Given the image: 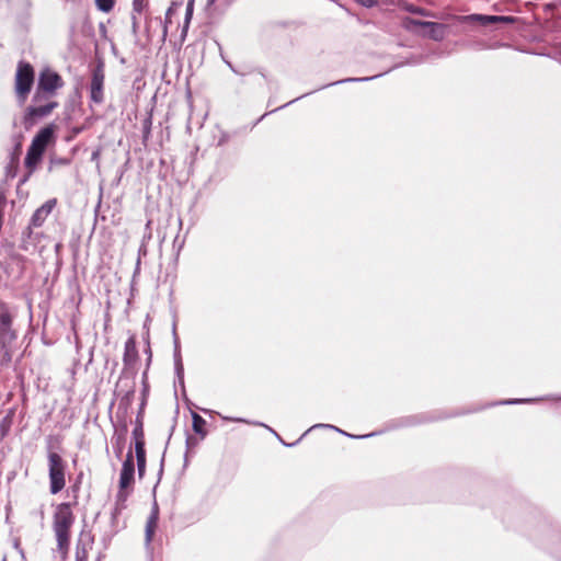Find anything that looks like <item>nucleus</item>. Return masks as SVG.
I'll use <instances>...</instances> for the list:
<instances>
[{
    "instance_id": "1",
    "label": "nucleus",
    "mask_w": 561,
    "mask_h": 561,
    "mask_svg": "<svg viewBox=\"0 0 561 561\" xmlns=\"http://www.w3.org/2000/svg\"><path fill=\"white\" fill-rule=\"evenodd\" d=\"M73 505L70 502L59 503L53 514V530L62 560H66L69 554L71 528L76 520L72 511Z\"/></svg>"
},
{
    "instance_id": "2",
    "label": "nucleus",
    "mask_w": 561,
    "mask_h": 561,
    "mask_svg": "<svg viewBox=\"0 0 561 561\" xmlns=\"http://www.w3.org/2000/svg\"><path fill=\"white\" fill-rule=\"evenodd\" d=\"M55 96V93L41 91L36 88L33 95L34 105L27 106L23 116L25 129H31L37 119L49 116L59 106Z\"/></svg>"
},
{
    "instance_id": "3",
    "label": "nucleus",
    "mask_w": 561,
    "mask_h": 561,
    "mask_svg": "<svg viewBox=\"0 0 561 561\" xmlns=\"http://www.w3.org/2000/svg\"><path fill=\"white\" fill-rule=\"evenodd\" d=\"M13 317L7 304L0 301V363L7 365L12 360V343L16 333L12 329Z\"/></svg>"
},
{
    "instance_id": "4",
    "label": "nucleus",
    "mask_w": 561,
    "mask_h": 561,
    "mask_svg": "<svg viewBox=\"0 0 561 561\" xmlns=\"http://www.w3.org/2000/svg\"><path fill=\"white\" fill-rule=\"evenodd\" d=\"M48 478L49 491L51 494L59 493L66 485L67 463L64 458L56 451H48Z\"/></svg>"
},
{
    "instance_id": "5",
    "label": "nucleus",
    "mask_w": 561,
    "mask_h": 561,
    "mask_svg": "<svg viewBox=\"0 0 561 561\" xmlns=\"http://www.w3.org/2000/svg\"><path fill=\"white\" fill-rule=\"evenodd\" d=\"M35 72L30 62L20 61L18 64L14 90L18 99L24 103L34 84Z\"/></svg>"
},
{
    "instance_id": "6",
    "label": "nucleus",
    "mask_w": 561,
    "mask_h": 561,
    "mask_svg": "<svg viewBox=\"0 0 561 561\" xmlns=\"http://www.w3.org/2000/svg\"><path fill=\"white\" fill-rule=\"evenodd\" d=\"M65 82L56 71L45 68L39 72L36 88L41 91L57 94V91L64 87Z\"/></svg>"
},
{
    "instance_id": "7",
    "label": "nucleus",
    "mask_w": 561,
    "mask_h": 561,
    "mask_svg": "<svg viewBox=\"0 0 561 561\" xmlns=\"http://www.w3.org/2000/svg\"><path fill=\"white\" fill-rule=\"evenodd\" d=\"M104 80H105V73H104V67L102 64L98 65L93 72H92V79H91V85H90V98L91 100L100 104L104 101Z\"/></svg>"
},
{
    "instance_id": "8",
    "label": "nucleus",
    "mask_w": 561,
    "mask_h": 561,
    "mask_svg": "<svg viewBox=\"0 0 561 561\" xmlns=\"http://www.w3.org/2000/svg\"><path fill=\"white\" fill-rule=\"evenodd\" d=\"M55 129L53 124L42 128L33 138L30 147L45 153L48 145L55 141Z\"/></svg>"
},
{
    "instance_id": "9",
    "label": "nucleus",
    "mask_w": 561,
    "mask_h": 561,
    "mask_svg": "<svg viewBox=\"0 0 561 561\" xmlns=\"http://www.w3.org/2000/svg\"><path fill=\"white\" fill-rule=\"evenodd\" d=\"M465 22H478L482 26H488L496 23L512 24L515 22L514 16L503 15H483V14H471L461 18Z\"/></svg>"
},
{
    "instance_id": "10",
    "label": "nucleus",
    "mask_w": 561,
    "mask_h": 561,
    "mask_svg": "<svg viewBox=\"0 0 561 561\" xmlns=\"http://www.w3.org/2000/svg\"><path fill=\"white\" fill-rule=\"evenodd\" d=\"M135 463L131 451H128L119 474V489H128L134 483Z\"/></svg>"
},
{
    "instance_id": "11",
    "label": "nucleus",
    "mask_w": 561,
    "mask_h": 561,
    "mask_svg": "<svg viewBox=\"0 0 561 561\" xmlns=\"http://www.w3.org/2000/svg\"><path fill=\"white\" fill-rule=\"evenodd\" d=\"M56 206V199H49L45 204H43L39 208L35 210L31 218V225L35 228L41 227L48 215L51 213L54 207Z\"/></svg>"
},
{
    "instance_id": "12",
    "label": "nucleus",
    "mask_w": 561,
    "mask_h": 561,
    "mask_svg": "<svg viewBox=\"0 0 561 561\" xmlns=\"http://www.w3.org/2000/svg\"><path fill=\"white\" fill-rule=\"evenodd\" d=\"M158 520H159V508L156 504L147 519V523H146V541H147V543H150L153 539V536L158 528Z\"/></svg>"
},
{
    "instance_id": "13",
    "label": "nucleus",
    "mask_w": 561,
    "mask_h": 561,
    "mask_svg": "<svg viewBox=\"0 0 561 561\" xmlns=\"http://www.w3.org/2000/svg\"><path fill=\"white\" fill-rule=\"evenodd\" d=\"M137 359H138V351H137V346H136V341L131 336L125 343L123 360H124L125 365L130 366V365L135 364Z\"/></svg>"
},
{
    "instance_id": "14",
    "label": "nucleus",
    "mask_w": 561,
    "mask_h": 561,
    "mask_svg": "<svg viewBox=\"0 0 561 561\" xmlns=\"http://www.w3.org/2000/svg\"><path fill=\"white\" fill-rule=\"evenodd\" d=\"M44 152L35 150L31 147L27 149V153L24 160L25 168L28 170V174H32L42 161Z\"/></svg>"
},
{
    "instance_id": "15",
    "label": "nucleus",
    "mask_w": 561,
    "mask_h": 561,
    "mask_svg": "<svg viewBox=\"0 0 561 561\" xmlns=\"http://www.w3.org/2000/svg\"><path fill=\"white\" fill-rule=\"evenodd\" d=\"M192 428L201 440L208 434L206 420L196 412H192Z\"/></svg>"
},
{
    "instance_id": "16",
    "label": "nucleus",
    "mask_w": 561,
    "mask_h": 561,
    "mask_svg": "<svg viewBox=\"0 0 561 561\" xmlns=\"http://www.w3.org/2000/svg\"><path fill=\"white\" fill-rule=\"evenodd\" d=\"M422 27L428 28V37L434 41H442L445 35V25L436 22L425 21L421 23Z\"/></svg>"
},
{
    "instance_id": "17",
    "label": "nucleus",
    "mask_w": 561,
    "mask_h": 561,
    "mask_svg": "<svg viewBox=\"0 0 561 561\" xmlns=\"http://www.w3.org/2000/svg\"><path fill=\"white\" fill-rule=\"evenodd\" d=\"M93 540L83 541L82 539H79L76 545V561H88L89 560V553L92 549Z\"/></svg>"
},
{
    "instance_id": "18",
    "label": "nucleus",
    "mask_w": 561,
    "mask_h": 561,
    "mask_svg": "<svg viewBox=\"0 0 561 561\" xmlns=\"http://www.w3.org/2000/svg\"><path fill=\"white\" fill-rule=\"evenodd\" d=\"M146 444L137 443L135 445V456L137 460V468H138V476L139 478H142L146 472Z\"/></svg>"
},
{
    "instance_id": "19",
    "label": "nucleus",
    "mask_w": 561,
    "mask_h": 561,
    "mask_svg": "<svg viewBox=\"0 0 561 561\" xmlns=\"http://www.w3.org/2000/svg\"><path fill=\"white\" fill-rule=\"evenodd\" d=\"M398 7L401 10H404V11H408V12H411V13H414V14L424 15V16H432L433 15L426 9H423V8H420V7H415L414 4L408 2L407 0H399L398 1Z\"/></svg>"
},
{
    "instance_id": "20",
    "label": "nucleus",
    "mask_w": 561,
    "mask_h": 561,
    "mask_svg": "<svg viewBox=\"0 0 561 561\" xmlns=\"http://www.w3.org/2000/svg\"><path fill=\"white\" fill-rule=\"evenodd\" d=\"M133 438L135 440V445L137 443H140L141 445L146 444L144 425H142V422L139 419H137V424H136V426L133 430Z\"/></svg>"
},
{
    "instance_id": "21",
    "label": "nucleus",
    "mask_w": 561,
    "mask_h": 561,
    "mask_svg": "<svg viewBox=\"0 0 561 561\" xmlns=\"http://www.w3.org/2000/svg\"><path fill=\"white\" fill-rule=\"evenodd\" d=\"M193 11H194V0H188L187 5H186V12H185V21H184V25H183V34H185L187 31V27L190 25L192 16H193Z\"/></svg>"
},
{
    "instance_id": "22",
    "label": "nucleus",
    "mask_w": 561,
    "mask_h": 561,
    "mask_svg": "<svg viewBox=\"0 0 561 561\" xmlns=\"http://www.w3.org/2000/svg\"><path fill=\"white\" fill-rule=\"evenodd\" d=\"M98 9L102 12L108 13L115 5V0H95Z\"/></svg>"
},
{
    "instance_id": "23",
    "label": "nucleus",
    "mask_w": 561,
    "mask_h": 561,
    "mask_svg": "<svg viewBox=\"0 0 561 561\" xmlns=\"http://www.w3.org/2000/svg\"><path fill=\"white\" fill-rule=\"evenodd\" d=\"M129 493L127 492V489H119L117 493V507L116 513H118L121 510L125 507V502L127 501Z\"/></svg>"
},
{
    "instance_id": "24",
    "label": "nucleus",
    "mask_w": 561,
    "mask_h": 561,
    "mask_svg": "<svg viewBox=\"0 0 561 561\" xmlns=\"http://www.w3.org/2000/svg\"><path fill=\"white\" fill-rule=\"evenodd\" d=\"M425 21L414 20L411 18H405L403 20V26L408 30H410L412 26H421V23H424Z\"/></svg>"
},
{
    "instance_id": "25",
    "label": "nucleus",
    "mask_w": 561,
    "mask_h": 561,
    "mask_svg": "<svg viewBox=\"0 0 561 561\" xmlns=\"http://www.w3.org/2000/svg\"><path fill=\"white\" fill-rule=\"evenodd\" d=\"M21 149H22V144L21 142H18V145L15 146V149H14V153L12 156V160H11V163L16 168L18 164H19V157H20V153H21Z\"/></svg>"
},
{
    "instance_id": "26",
    "label": "nucleus",
    "mask_w": 561,
    "mask_h": 561,
    "mask_svg": "<svg viewBox=\"0 0 561 561\" xmlns=\"http://www.w3.org/2000/svg\"><path fill=\"white\" fill-rule=\"evenodd\" d=\"M146 4V0H133V8L136 12L140 13Z\"/></svg>"
},
{
    "instance_id": "27",
    "label": "nucleus",
    "mask_w": 561,
    "mask_h": 561,
    "mask_svg": "<svg viewBox=\"0 0 561 561\" xmlns=\"http://www.w3.org/2000/svg\"><path fill=\"white\" fill-rule=\"evenodd\" d=\"M186 444L188 448H193L198 444V440L195 437L188 436L186 439Z\"/></svg>"
},
{
    "instance_id": "28",
    "label": "nucleus",
    "mask_w": 561,
    "mask_h": 561,
    "mask_svg": "<svg viewBox=\"0 0 561 561\" xmlns=\"http://www.w3.org/2000/svg\"><path fill=\"white\" fill-rule=\"evenodd\" d=\"M358 3L365 5V7H373L377 0H356Z\"/></svg>"
},
{
    "instance_id": "29",
    "label": "nucleus",
    "mask_w": 561,
    "mask_h": 561,
    "mask_svg": "<svg viewBox=\"0 0 561 561\" xmlns=\"http://www.w3.org/2000/svg\"><path fill=\"white\" fill-rule=\"evenodd\" d=\"M149 131H150V126H148L147 129H146L145 138H147Z\"/></svg>"
},
{
    "instance_id": "30",
    "label": "nucleus",
    "mask_w": 561,
    "mask_h": 561,
    "mask_svg": "<svg viewBox=\"0 0 561 561\" xmlns=\"http://www.w3.org/2000/svg\"><path fill=\"white\" fill-rule=\"evenodd\" d=\"M215 0H208L209 3H213Z\"/></svg>"
}]
</instances>
